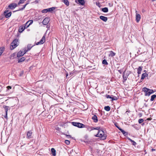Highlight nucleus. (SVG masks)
I'll list each match as a JSON object with an SVG mask.
<instances>
[{
  "label": "nucleus",
  "mask_w": 156,
  "mask_h": 156,
  "mask_svg": "<svg viewBox=\"0 0 156 156\" xmlns=\"http://www.w3.org/2000/svg\"><path fill=\"white\" fill-rule=\"evenodd\" d=\"M100 18L104 22H106L108 20V18L107 17L102 16H100Z\"/></svg>",
  "instance_id": "obj_14"
},
{
  "label": "nucleus",
  "mask_w": 156,
  "mask_h": 156,
  "mask_svg": "<svg viewBox=\"0 0 156 156\" xmlns=\"http://www.w3.org/2000/svg\"><path fill=\"white\" fill-rule=\"evenodd\" d=\"M144 121V119H139L138 122L140 124L141 123Z\"/></svg>",
  "instance_id": "obj_38"
},
{
  "label": "nucleus",
  "mask_w": 156,
  "mask_h": 156,
  "mask_svg": "<svg viewBox=\"0 0 156 156\" xmlns=\"http://www.w3.org/2000/svg\"><path fill=\"white\" fill-rule=\"evenodd\" d=\"M96 5L98 6L99 7H101V5L99 3L96 2Z\"/></svg>",
  "instance_id": "obj_42"
},
{
  "label": "nucleus",
  "mask_w": 156,
  "mask_h": 156,
  "mask_svg": "<svg viewBox=\"0 0 156 156\" xmlns=\"http://www.w3.org/2000/svg\"><path fill=\"white\" fill-rule=\"evenodd\" d=\"M28 4V3H27L26 4H25V5H23V7L21 9H20V10H23V9H25V7H26V6H27V5Z\"/></svg>",
  "instance_id": "obj_37"
},
{
  "label": "nucleus",
  "mask_w": 156,
  "mask_h": 156,
  "mask_svg": "<svg viewBox=\"0 0 156 156\" xmlns=\"http://www.w3.org/2000/svg\"><path fill=\"white\" fill-rule=\"evenodd\" d=\"M156 98V95L155 94H154L152 95L151 96V98L150 99V101H153L154 100V98Z\"/></svg>",
  "instance_id": "obj_22"
},
{
  "label": "nucleus",
  "mask_w": 156,
  "mask_h": 156,
  "mask_svg": "<svg viewBox=\"0 0 156 156\" xmlns=\"http://www.w3.org/2000/svg\"><path fill=\"white\" fill-rule=\"evenodd\" d=\"M32 135V132L31 130L28 131L27 133V138L28 139H30L31 138V136Z\"/></svg>",
  "instance_id": "obj_11"
},
{
  "label": "nucleus",
  "mask_w": 156,
  "mask_h": 156,
  "mask_svg": "<svg viewBox=\"0 0 156 156\" xmlns=\"http://www.w3.org/2000/svg\"><path fill=\"white\" fill-rule=\"evenodd\" d=\"M12 14L11 12L9 11V10H5L4 12V14L6 18L10 17Z\"/></svg>",
  "instance_id": "obj_6"
},
{
  "label": "nucleus",
  "mask_w": 156,
  "mask_h": 156,
  "mask_svg": "<svg viewBox=\"0 0 156 156\" xmlns=\"http://www.w3.org/2000/svg\"><path fill=\"white\" fill-rule=\"evenodd\" d=\"M99 123L100 124L103 125L104 124V121H102L101 119H100L99 120Z\"/></svg>",
  "instance_id": "obj_39"
},
{
  "label": "nucleus",
  "mask_w": 156,
  "mask_h": 156,
  "mask_svg": "<svg viewBox=\"0 0 156 156\" xmlns=\"http://www.w3.org/2000/svg\"><path fill=\"white\" fill-rule=\"evenodd\" d=\"M117 128L123 134H125L126 132L124 130L120 128L119 127H117Z\"/></svg>",
  "instance_id": "obj_31"
},
{
  "label": "nucleus",
  "mask_w": 156,
  "mask_h": 156,
  "mask_svg": "<svg viewBox=\"0 0 156 156\" xmlns=\"http://www.w3.org/2000/svg\"><path fill=\"white\" fill-rule=\"evenodd\" d=\"M65 143L67 145L69 144L70 141L68 140H65Z\"/></svg>",
  "instance_id": "obj_36"
},
{
  "label": "nucleus",
  "mask_w": 156,
  "mask_h": 156,
  "mask_svg": "<svg viewBox=\"0 0 156 156\" xmlns=\"http://www.w3.org/2000/svg\"><path fill=\"white\" fill-rule=\"evenodd\" d=\"M17 5L15 3H12L9 4L8 6L9 8L12 9H13L16 7Z\"/></svg>",
  "instance_id": "obj_9"
},
{
  "label": "nucleus",
  "mask_w": 156,
  "mask_h": 156,
  "mask_svg": "<svg viewBox=\"0 0 156 156\" xmlns=\"http://www.w3.org/2000/svg\"><path fill=\"white\" fill-rule=\"evenodd\" d=\"M35 2H37H37H38V1H37V0H36L35 1Z\"/></svg>",
  "instance_id": "obj_49"
},
{
  "label": "nucleus",
  "mask_w": 156,
  "mask_h": 156,
  "mask_svg": "<svg viewBox=\"0 0 156 156\" xmlns=\"http://www.w3.org/2000/svg\"><path fill=\"white\" fill-rule=\"evenodd\" d=\"M55 129L58 131L57 132V133L59 132L60 130V129L57 126H55Z\"/></svg>",
  "instance_id": "obj_32"
},
{
  "label": "nucleus",
  "mask_w": 156,
  "mask_h": 156,
  "mask_svg": "<svg viewBox=\"0 0 156 156\" xmlns=\"http://www.w3.org/2000/svg\"><path fill=\"white\" fill-rule=\"evenodd\" d=\"M142 67L140 66L137 69V73L139 74L141 73V72L142 70Z\"/></svg>",
  "instance_id": "obj_19"
},
{
  "label": "nucleus",
  "mask_w": 156,
  "mask_h": 156,
  "mask_svg": "<svg viewBox=\"0 0 156 156\" xmlns=\"http://www.w3.org/2000/svg\"><path fill=\"white\" fill-rule=\"evenodd\" d=\"M91 119L94 122L96 123L98 121V117L97 116L95 115H93L92 116Z\"/></svg>",
  "instance_id": "obj_12"
},
{
  "label": "nucleus",
  "mask_w": 156,
  "mask_h": 156,
  "mask_svg": "<svg viewBox=\"0 0 156 156\" xmlns=\"http://www.w3.org/2000/svg\"><path fill=\"white\" fill-rule=\"evenodd\" d=\"M25 58L22 57V58H20L18 62H22L24 60H25Z\"/></svg>",
  "instance_id": "obj_30"
},
{
  "label": "nucleus",
  "mask_w": 156,
  "mask_h": 156,
  "mask_svg": "<svg viewBox=\"0 0 156 156\" xmlns=\"http://www.w3.org/2000/svg\"><path fill=\"white\" fill-rule=\"evenodd\" d=\"M148 119V120H150V119Z\"/></svg>",
  "instance_id": "obj_53"
},
{
  "label": "nucleus",
  "mask_w": 156,
  "mask_h": 156,
  "mask_svg": "<svg viewBox=\"0 0 156 156\" xmlns=\"http://www.w3.org/2000/svg\"><path fill=\"white\" fill-rule=\"evenodd\" d=\"M51 152L53 156H55L56 155V151L54 148L51 149Z\"/></svg>",
  "instance_id": "obj_17"
},
{
  "label": "nucleus",
  "mask_w": 156,
  "mask_h": 156,
  "mask_svg": "<svg viewBox=\"0 0 156 156\" xmlns=\"http://www.w3.org/2000/svg\"><path fill=\"white\" fill-rule=\"evenodd\" d=\"M102 63L105 65H108V63L107 62V61L105 59H104L102 61Z\"/></svg>",
  "instance_id": "obj_33"
},
{
  "label": "nucleus",
  "mask_w": 156,
  "mask_h": 156,
  "mask_svg": "<svg viewBox=\"0 0 156 156\" xmlns=\"http://www.w3.org/2000/svg\"><path fill=\"white\" fill-rule=\"evenodd\" d=\"M152 151H155V149H152Z\"/></svg>",
  "instance_id": "obj_51"
},
{
  "label": "nucleus",
  "mask_w": 156,
  "mask_h": 156,
  "mask_svg": "<svg viewBox=\"0 0 156 156\" xmlns=\"http://www.w3.org/2000/svg\"><path fill=\"white\" fill-rule=\"evenodd\" d=\"M68 74H66V76H68Z\"/></svg>",
  "instance_id": "obj_50"
},
{
  "label": "nucleus",
  "mask_w": 156,
  "mask_h": 156,
  "mask_svg": "<svg viewBox=\"0 0 156 156\" xmlns=\"http://www.w3.org/2000/svg\"><path fill=\"white\" fill-rule=\"evenodd\" d=\"M7 88L8 90H9L12 88V87L10 86H8L7 87Z\"/></svg>",
  "instance_id": "obj_44"
},
{
  "label": "nucleus",
  "mask_w": 156,
  "mask_h": 156,
  "mask_svg": "<svg viewBox=\"0 0 156 156\" xmlns=\"http://www.w3.org/2000/svg\"><path fill=\"white\" fill-rule=\"evenodd\" d=\"M33 20H30L27 22L25 24L24 26L25 28H28L30 25H31L33 23Z\"/></svg>",
  "instance_id": "obj_7"
},
{
  "label": "nucleus",
  "mask_w": 156,
  "mask_h": 156,
  "mask_svg": "<svg viewBox=\"0 0 156 156\" xmlns=\"http://www.w3.org/2000/svg\"><path fill=\"white\" fill-rule=\"evenodd\" d=\"M72 125L75 126H76L79 128H82L84 127L85 125L82 123L79 122H72Z\"/></svg>",
  "instance_id": "obj_4"
},
{
  "label": "nucleus",
  "mask_w": 156,
  "mask_h": 156,
  "mask_svg": "<svg viewBox=\"0 0 156 156\" xmlns=\"http://www.w3.org/2000/svg\"><path fill=\"white\" fill-rule=\"evenodd\" d=\"M118 71L120 73H121L122 72L121 70H119Z\"/></svg>",
  "instance_id": "obj_48"
},
{
  "label": "nucleus",
  "mask_w": 156,
  "mask_h": 156,
  "mask_svg": "<svg viewBox=\"0 0 156 156\" xmlns=\"http://www.w3.org/2000/svg\"><path fill=\"white\" fill-rule=\"evenodd\" d=\"M5 117L6 118H7V113H5Z\"/></svg>",
  "instance_id": "obj_47"
},
{
  "label": "nucleus",
  "mask_w": 156,
  "mask_h": 156,
  "mask_svg": "<svg viewBox=\"0 0 156 156\" xmlns=\"http://www.w3.org/2000/svg\"><path fill=\"white\" fill-rule=\"evenodd\" d=\"M33 46V45H32V46H31V45H28L27 46V50H28L29 51L30 50L31 48Z\"/></svg>",
  "instance_id": "obj_34"
},
{
  "label": "nucleus",
  "mask_w": 156,
  "mask_h": 156,
  "mask_svg": "<svg viewBox=\"0 0 156 156\" xmlns=\"http://www.w3.org/2000/svg\"><path fill=\"white\" fill-rule=\"evenodd\" d=\"M41 12H42V13H46L47 12H48V10L47 9H45L43 10Z\"/></svg>",
  "instance_id": "obj_35"
},
{
  "label": "nucleus",
  "mask_w": 156,
  "mask_h": 156,
  "mask_svg": "<svg viewBox=\"0 0 156 156\" xmlns=\"http://www.w3.org/2000/svg\"><path fill=\"white\" fill-rule=\"evenodd\" d=\"M23 53L24 54V55L27 51H28V50H26V49H25V50H23Z\"/></svg>",
  "instance_id": "obj_41"
},
{
  "label": "nucleus",
  "mask_w": 156,
  "mask_h": 156,
  "mask_svg": "<svg viewBox=\"0 0 156 156\" xmlns=\"http://www.w3.org/2000/svg\"><path fill=\"white\" fill-rule=\"evenodd\" d=\"M55 9V7H51L47 9L48 12H51L54 10Z\"/></svg>",
  "instance_id": "obj_27"
},
{
  "label": "nucleus",
  "mask_w": 156,
  "mask_h": 156,
  "mask_svg": "<svg viewBox=\"0 0 156 156\" xmlns=\"http://www.w3.org/2000/svg\"><path fill=\"white\" fill-rule=\"evenodd\" d=\"M66 136L67 137H69H69L70 138V137H71V136L70 135H67V134H66Z\"/></svg>",
  "instance_id": "obj_45"
},
{
  "label": "nucleus",
  "mask_w": 156,
  "mask_h": 156,
  "mask_svg": "<svg viewBox=\"0 0 156 156\" xmlns=\"http://www.w3.org/2000/svg\"><path fill=\"white\" fill-rule=\"evenodd\" d=\"M136 20L137 22H138L140 19V16L139 14L136 13Z\"/></svg>",
  "instance_id": "obj_13"
},
{
  "label": "nucleus",
  "mask_w": 156,
  "mask_h": 156,
  "mask_svg": "<svg viewBox=\"0 0 156 156\" xmlns=\"http://www.w3.org/2000/svg\"><path fill=\"white\" fill-rule=\"evenodd\" d=\"M26 1V0H20L18 3V5H20Z\"/></svg>",
  "instance_id": "obj_29"
},
{
  "label": "nucleus",
  "mask_w": 156,
  "mask_h": 156,
  "mask_svg": "<svg viewBox=\"0 0 156 156\" xmlns=\"http://www.w3.org/2000/svg\"><path fill=\"white\" fill-rule=\"evenodd\" d=\"M148 76V74L146 73H144L142 74L141 77V80H143L145 77H147Z\"/></svg>",
  "instance_id": "obj_16"
},
{
  "label": "nucleus",
  "mask_w": 156,
  "mask_h": 156,
  "mask_svg": "<svg viewBox=\"0 0 156 156\" xmlns=\"http://www.w3.org/2000/svg\"><path fill=\"white\" fill-rule=\"evenodd\" d=\"M5 48L4 47L0 48V56L2 55L3 51H4Z\"/></svg>",
  "instance_id": "obj_23"
},
{
  "label": "nucleus",
  "mask_w": 156,
  "mask_h": 156,
  "mask_svg": "<svg viewBox=\"0 0 156 156\" xmlns=\"http://www.w3.org/2000/svg\"><path fill=\"white\" fill-rule=\"evenodd\" d=\"M102 11L105 12H107L108 11V9L107 7H105L102 9Z\"/></svg>",
  "instance_id": "obj_21"
},
{
  "label": "nucleus",
  "mask_w": 156,
  "mask_h": 156,
  "mask_svg": "<svg viewBox=\"0 0 156 156\" xmlns=\"http://www.w3.org/2000/svg\"><path fill=\"white\" fill-rule=\"evenodd\" d=\"M104 109L107 111H109L110 110V108L109 106H106L104 107Z\"/></svg>",
  "instance_id": "obj_24"
},
{
  "label": "nucleus",
  "mask_w": 156,
  "mask_h": 156,
  "mask_svg": "<svg viewBox=\"0 0 156 156\" xmlns=\"http://www.w3.org/2000/svg\"><path fill=\"white\" fill-rule=\"evenodd\" d=\"M95 136L101 137L102 140H105L106 138V136L105 134L104 131L101 129L98 130V133Z\"/></svg>",
  "instance_id": "obj_1"
},
{
  "label": "nucleus",
  "mask_w": 156,
  "mask_h": 156,
  "mask_svg": "<svg viewBox=\"0 0 156 156\" xmlns=\"http://www.w3.org/2000/svg\"><path fill=\"white\" fill-rule=\"evenodd\" d=\"M142 90L145 93L146 96H149L154 92L153 90H151L145 87L142 89Z\"/></svg>",
  "instance_id": "obj_3"
},
{
  "label": "nucleus",
  "mask_w": 156,
  "mask_h": 156,
  "mask_svg": "<svg viewBox=\"0 0 156 156\" xmlns=\"http://www.w3.org/2000/svg\"><path fill=\"white\" fill-rule=\"evenodd\" d=\"M127 139L132 143V144L134 146H135L136 144V143L134 140H132L129 138H128Z\"/></svg>",
  "instance_id": "obj_18"
},
{
  "label": "nucleus",
  "mask_w": 156,
  "mask_h": 156,
  "mask_svg": "<svg viewBox=\"0 0 156 156\" xmlns=\"http://www.w3.org/2000/svg\"><path fill=\"white\" fill-rule=\"evenodd\" d=\"M106 98H111L112 97L109 95H106Z\"/></svg>",
  "instance_id": "obj_43"
},
{
  "label": "nucleus",
  "mask_w": 156,
  "mask_h": 156,
  "mask_svg": "<svg viewBox=\"0 0 156 156\" xmlns=\"http://www.w3.org/2000/svg\"><path fill=\"white\" fill-rule=\"evenodd\" d=\"M111 99H112V101L115 100H116L115 98H112V97Z\"/></svg>",
  "instance_id": "obj_46"
},
{
  "label": "nucleus",
  "mask_w": 156,
  "mask_h": 156,
  "mask_svg": "<svg viewBox=\"0 0 156 156\" xmlns=\"http://www.w3.org/2000/svg\"><path fill=\"white\" fill-rule=\"evenodd\" d=\"M75 2L78 4L82 5H84L85 4L84 0H75Z\"/></svg>",
  "instance_id": "obj_8"
},
{
  "label": "nucleus",
  "mask_w": 156,
  "mask_h": 156,
  "mask_svg": "<svg viewBox=\"0 0 156 156\" xmlns=\"http://www.w3.org/2000/svg\"><path fill=\"white\" fill-rule=\"evenodd\" d=\"M24 55L23 51H20L17 54V57L18 58L23 56Z\"/></svg>",
  "instance_id": "obj_15"
},
{
  "label": "nucleus",
  "mask_w": 156,
  "mask_h": 156,
  "mask_svg": "<svg viewBox=\"0 0 156 156\" xmlns=\"http://www.w3.org/2000/svg\"><path fill=\"white\" fill-rule=\"evenodd\" d=\"M115 126H116L117 127H119L118 126H116L115 125Z\"/></svg>",
  "instance_id": "obj_52"
},
{
  "label": "nucleus",
  "mask_w": 156,
  "mask_h": 156,
  "mask_svg": "<svg viewBox=\"0 0 156 156\" xmlns=\"http://www.w3.org/2000/svg\"><path fill=\"white\" fill-rule=\"evenodd\" d=\"M3 108L5 109V113H7L9 107L6 106H3Z\"/></svg>",
  "instance_id": "obj_25"
},
{
  "label": "nucleus",
  "mask_w": 156,
  "mask_h": 156,
  "mask_svg": "<svg viewBox=\"0 0 156 156\" xmlns=\"http://www.w3.org/2000/svg\"><path fill=\"white\" fill-rule=\"evenodd\" d=\"M25 29H26V28H25V27H22L21 28H20V29H19V32L20 33H21Z\"/></svg>",
  "instance_id": "obj_28"
},
{
  "label": "nucleus",
  "mask_w": 156,
  "mask_h": 156,
  "mask_svg": "<svg viewBox=\"0 0 156 156\" xmlns=\"http://www.w3.org/2000/svg\"><path fill=\"white\" fill-rule=\"evenodd\" d=\"M19 44L18 39H15L11 43L10 46V49L11 50L13 49L16 48Z\"/></svg>",
  "instance_id": "obj_2"
},
{
  "label": "nucleus",
  "mask_w": 156,
  "mask_h": 156,
  "mask_svg": "<svg viewBox=\"0 0 156 156\" xmlns=\"http://www.w3.org/2000/svg\"><path fill=\"white\" fill-rule=\"evenodd\" d=\"M45 37L44 35L43 36L41 39L40 41L36 43V45H38L43 44L45 41Z\"/></svg>",
  "instance_id": "obj_5"
},
{
  "label": "nucleus",
  "mask_w": 156,
  "mask_h": 156,
  "mask_svg": "<svg viewBox=\"0 0 156 156\" xmlns=\"http://www.w3.org/2000/svg\"><path fill=\"white\" fill-rule=\"evenodd\" d=\"M62 2L67 6H68L69 5V2L68 0H62Z\"/></svg>",
  "instance_id": "obj_20"
},
{
  "label": "nucleus",
  "mask_w": 156,
  "mask_h": 156,
  "mask_svg": "<svg viewBox=\"0 0 156 156\" xmlns=\"http://www.w3.org/2000/svg\"><path fill=\"white\" fill-rule=\"evenodd\" d=\"M99 129V128H98V127L96 128H94V127H91V129L90 130H93V129H96V130H98Z\"/></svg>",
  "instance_id": "obj_40"
},
{
  "label": "nucleus",
  "mask_w": 156,
  "mask_h": 156,
  "mask_svg": "<svg viewBox=\"0 0 156 156\" xmlns=\"http://www.w3.org/2000/svg\"><path fill=\"white\" fill-rule=\"evenodd\" d=\"M50 21L49 18L46 17L42 21V23L44 25H46L48 24Z\"/></svg>",
  "instance_id": "obj_10"
},
{
  "label": "nucleus",
  "mask_w": 156,
  "mask_h": 156,
  "mask_svg": "<svg viewBox=\"0 0 156 156\" xmlns=\"http://www.w3.org/2000/svg\"><path fill=\"white\" fill-rule=\"evenodd\" d=\"M115 55V53L112 51H110V54L109 55V56H111L112 57H113Z\"/></svg>",
  "instance_id": "obj_26"
}]
</instances>
